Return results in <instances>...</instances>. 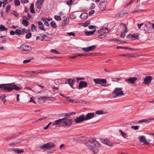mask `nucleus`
I'll return each mask as SVG.
<instances>
[{"mask_svg": "<svg viewBox=\"0 0 154 154\" xmlns=\"http://www.w3.org/2000/svg\"><path fill=\"white\" fill-rule=\"evenodd\" d=\"M0 88L5 92H10L13 90L18 91L21 89L22 88L18 87L13 83H8L0 84Z\"/></svg>", "mask_w": 154, "mask_h": 154, "instance_id": "f257e3e1", "label": "nucleus"}, {"mask_svg": "<svg viewBox=\"0 0 154 154\" xmlns=\"http://www.w3.org/2000/svg\"><path fill=\"white\" fill-rule=\"evenodd\" d=\"M124 91L122 90V88H116L112 92V95L113 97L116 98L124 96Z\"/></svg>", "mask_w": 154, "mask_h": 154, "instance_id": "f03ea898", "label": "nucleus"}, {"mask_svg": "<svg viewBox=\"0 0 154 154\" xmlns=\"http://www.w3.org/2000/svg\"><path fill=\"white\" fill-rule=\"evenodd\" d=\"M55 145L53 143L48 142L46 144H44L43 145H40L39 148L43 149H45L46 150L50 149L51 148L54 147Z\"/></svg>", "mask_w": 154, "mask_h": 154, "instance_id": "7ed1b4c3", "label": "nucleus"}, {"mask_svg": "<svg viewBox=\"0 0 154 154\" xmlns=\"http://www.w3.org/2000/svg\"><path fill=\"white\" fill-rule=\"evenodd\" d=\"M93 81L96 84H99L102 86L106 87L107 86L106 85V81L105 79L97 78L94 79Z\"/></svg>", "mask_w": 154, "mask_h": 154, "instance_id": "20e7f679", "label": "nucleus"}, {"mask_svg": "<svg viewBox=\"0 0 154 154\" xmlns=\"http://www.w3.org/2000/svg\"><path fill=\"white\" fill-rule=\"evenodd\" d=\"M62 121V127H65L70 126L72 124V120L71 119H66V118H63Z\"/></svg>", "mask_w": 154, "mask_h": 154, "instance_id": "39448f33", "label": "nucleus"}, {"mask_svg": "<svg viewBox=\"0 0 154 154\" xmlns=\"http://www.w3.org/2000/svg\"><path fill=\"white\" fill-rule=\"evenodd\" d=\"M137 78L135 77H131L125 80V82L128 84H134L137 80Z\"/></svg>", "mask_w": 154, "mask_h": 154, "instance_id": "423d86ee", "label": "nucleus"}, {"mask_svg": "<svg viewBox=\"0 0 154 154\" xmlns=\"http://www.w3.org/2000/svg\"><path fill=\"white\" fill-rule=\"evenodd\" d=\"M18 48H21L22 50L25 51H30L32 50V48L30 46L23 44L21 45L20 47Z\"/></svg>", "mask_w": 154, "mask_h": 154, "instance_id": "0eeeda50", "label": "nucleus"}, {"mask_svg": "<svg viewBox=\"0 0 154 154\" xmlns=\"http://www.w3.org/2000/svg\"><path fill=\"white\" fill-rule=\"evenodd\" d=\"M85 120V116L84 115L80 116L74 119V121L76 123L82 122Z\"/></svg>", "mask_w": 154, "mask_h": 154, "instance_id": "6e6552de", "label": "nucleus"}, {"mask_svg": "<svg viewBox=\"0 0 154 154\" xmlns=\"http://www.w3.org/2000/svg\"><path fill=\"white\" fill-rule=\"evenodd\" d=\"M63 119H60L55 121L52 124L53 125H58L62 127V121Z\"/></svg>", "mask_w": 154, "mask_h": 154, "instance_id": "1a4fd4ad", "label": "nucleus"}, {"mask_svg": "<svg viewBox=\"0 0 154 154\" xmlns=\"http://www.w3.org/2000/svg\"><path fill=\"white\" fill-rule=\"evenodd\" d=\"M87 86V83L86 81H81L79 83L78 88L79 89H82L83 88H86Z\"/></svg>", "mask_w": 154, "mask_h": 154, "instance_id": "9d476101", "label": "nucleus"}, {"mask_svg": "<svg viewBox=\"0 0 154 154\" xmlns=\"http://www.w3.org/2000/svg\"><path fill=\"white\" fill-rule=\"evenodd\" d=\"M95 45H92L86 48H83L82 50L85 52H87L93 51L95 48Z\"/></svg>", "mask_w": 154, "mask_h": 154, "instance_id": "9b49d317", "label": "nucleus"}, {"mask_svg": "<svg viewBox=\"0 0 154 154\" xmlns=\"http://www.w3.org/2000/svg\"><path fill=\"white\" fill-rule=\"evenodd\" d=\"M152 79V77L150 76H149L146 77L144 79L143 83L146 85H149L151 82Z\"/></svg>", "mask_w": 154, "mask_h": 154, "instance_id": "f8f14e48", "label": "nucleus"}, {"mask_svg": "<svg viewBox=\"0 0 154 154\" xmlns=\"http://www.w3.org/2000/svg\"><path fill=\"white\" fill-rule=\"evenodd\" d=\"M109 30L107 27H103L102 29L98 31V33L101 35L107 33Z\"/></svg>", "mask_w": 154, "mask_h": 154, "instance_id": "ddd939ff", "label": "nucleus"}, {"mask_svg": "<svg viewBox=\"0 0 154 154\" xmlns=\"http://www.w3.org/2000/svg\"><path fill=\"white\" fill-rule=\"evenodd\" d=\"M101 141L102 143L109 146H111L113 145V143L107 139H101Z\"/></svg>", "mask_w": 154, "mask_h": 154, "instance_id": "4468645a", "label": "nucleus"}, {"mask_svg": "<svg viewBox=\"0 0 154 154\" xmlns=\"http://www.w3.org/2000/svg\"><path fill=\"white\" fill-rule=\"evenodd\" d=\"M53 39L52 38H50L47 37V35L46 34H44L43 35L40 39V40L42 41H50Z\"/></svg>", "mask_w": 154, "mask_h": 154, "instance_id": "2eb2a0df", "label": "nucleus"}, {"mask_svg": "<svg viewBox=\"0 0 154 154\" xmlns=\"http://www.w3.org/2000/svg\"><path fill=\"white\" fill-rule=\"evenodd\" d=\"M75 81V79H67L66 80V83L69 84L72 88H73V84Z\"/></svg>", "mask_w": 154, "mask_h": 154, "instance_id": "dca6fc26", "label": "nucleus"}, {"mask_svg": "<svg viewBox=\"0 0 154 154\" xmlns=\"http://www.w3.org/2000/svg\"><path fill=\"white\" fill-rule=\"evenodd\" d=\"M94 116V113H89L85 116V120H87L92 118Z\"/></svg>", "mask_w": 154, "mask_h": 154, "instance_id": "f3484780", "label": "nucleus"}, {"mask_svg": "<svg viewBox=\"0 0 154 154\" xmlns=\"http://www.w3.org/2000/svg\"><path fill=\"white\" fill-rule=\"evenodd\" d=\"M47 100L46 97H40L38 99V102L39 104H41L45 103L46 101Z\"/></svg>", "mask_w": 154, "mask_h": 154, "instance_id": "a211bd4d", "label": "nucleus"}, {"mask_svg": "<svg viewBox=\"0 0 154 154\" xmlns=\"http://www.w3.org/2000/svg\"><path fill=\"white\" fill-rule=\"evenodd\" d=\"M38 27L41 30L45 31L46 30L44 29V26L43 23L40 21H39L38 23Z\"/></svg>", "mask_w": 154, "mask_h": 154, "instance_id": "6ab92c4d", "label": "nucleus"}, {"mask_svg": "<svg viewBox=\"0 0 154 154\" xmlns=\"http://www.w3.org/2000/svg\"><path fill=\"white\" fill-rule=\"evenodd\" d=\"M37 73L47 74L48 73L51 72V71L48 70H38L37 71Z\"/></svg>", "mask_w": 154, "mask_h": 154, "instance_id": "aec40b11", "label": "nucleus"}, {"mask_svg": "<svg viewBox=\"0 0 154 154\" xmlns=\"http://www.w3.org/2000/svg\"><path fill=\"white\" fill-rule=\"evenodd\" d=\"M140 140L141 141L143 142L145 144H148L149 143L147 141L146 139L144 136H142L140 137Z\"/></svg>", "mask_w": 154, "mask_h": 154, "instance_id": "412c9836", "label": "nucleus"}, {"mask_svg": "<svg viewBox=\"0 0 154 154\" xmlns=\"http://www.w3.org/2000/svg\"><path fill=\"white\" fill-rule=\"evenodd\" d=\"M41 5L39 4V3H36V11L37 12L39 13L40 12L41 9Z\"/></svg>", "mask_w": 154, "mask_h": 154, "instance_id": "4be33fe9", "label": "nucleus"}, {"mask_svg": "<svg viewBox=\"0 0 154 154\" xmlns=\"http://www.w3.org/2000/svg\"><path fill=\"white\" fill-rule=\"evenodd\" d=\"M126 14V12L125 11H122L120 12L119 13L117 14L116 16L117 17H122L125 16Z\"/></svg>", "mask_w": 154, "mask_h": 154, "instance_id": "5701e85b", "label": "nucleus"}, {"mask_svg": "<svg viewBox=\"0 0 154 154\" xmlns=\"http://www.w3.org/2000/svg\"><path fill=\"white\" fill-rule=\"evenodd\" d=\"M80 18L82 19H85L88 18V14L86 13H83L81 14Z\"/></svg>", "mask_w": 154, "mask_h": 154, "instance_id": "b1692460", "label": "nucleus"}, {"mask_svg": "<svg viewBox=\"0 0 154 154\" xmlns=\"http://www.w3.org/2000/svg\"><path fill=\"white\" fill-rule=\"evenodd\" d=\"M5 36H0V43L3 44L5 43L6 39L5 38H3Z\"/></svg>", "mask_w": 154, "mask_h": 154, "instance_id": "393cba45", "label": "nucleus"}, {"mask_svg": "<svg viewBox=\"0 0 154 154\" xmlns=\"http://www.w3.org/2000/svg\"><path fill=\"white\" fill-rule=\"evenodd\" d=\"M86 146L88 147L89 149H91L92 151L94 152V150H93L94 146H93L92 145H91L88 144V143H86Z\"/></svg>", "mask_w": 154, "mask_h": 154, "instance_id": "a878e982", "label": "nucleus"}, {"mask_svg": "<svg viewBox=\"0 0 154 154\" xmlns=\"http://www.w3.org/2000/svg\"><path fill=\"white\" fill-rule=\"evenodd\" d=\"M121 27L125 29L124 32L127 33L128 31V29H127L125 25L123 23H122L120 25Z\"/></svg>", "mask_w": 154, "mask_h": 154, "instance_id": "bb28decb", "label": "nucleus"}, {"mask_svg": "<svg viewBox=\"0 0 154 154\" xmlns=\"http://www.w3.org/2000/svg\"><path fill=\"white\" fill-rule=\"evenodd\" d=\"M5 95L4 94H0V98L4 102H5L6 101V100L5 98Z\"/></svg>", "mask_w": 154, "mask_h": 154, "instance_id": "cd10ccee", "label": "nucleus"}, {"mask_svg": "<svg viewBox=\"0 0 154 154\" xmlns=\"http://www.w3.org/2000/svg\"><path fill=\"white\" fill-rule=\"evenodd\" d=\"M96 30L95 29L93 31H87L85 32V33L86 35L88 36H90V35H93L94 34V32Z\"/></svg>", "mask_w": 154, "mask_h": 154, "instance_id": "c85d7f7f", "label": "nucleus"}, {"mask_svg": "<svg viewBox=\"0 0 154 154\" xmlns=\"http://www.w3.org/2000/svg\"><path fill=\"white\" fill-rule=\"evenodd\" d=\"M16 34V35H22L24 33L23 31L18 29H17L15 30Z\"/></svg>", "mask_w": 154, "mask_h": 154, "instance_id": "c756f323", "label": "nucleus"}, {"mask_svg": "<svg viewBox=\"0 0 154 154\" xmlns=\"http://www.w3.org/2000/svg\"><path fill=\"white\" fill-rule=\"evenodd\" d=\"M119 131L121 135H122L124 138H126V134L123 132V131L121 130H119Z\"/></svg>", "mask_w": 154, "mask_h": 154, "instance_id": "7c9ffc66", "label": "nucleus"}, {"mask_svg": "<svg viewBox=\"0 0 154 154\" xmlns=\"http://www.w3.org/2000/svg\"><path fill=\"white\" fill-rule=\"evenodd\" d=\"M90 20H88L87 21H86L85 23L82 24V26L85 27H86L87 26H88V25L90 24Z\"/></svg>", "mask_w": 154, "mask_h": 154, "instance_id": "2f4dec72", "label": "nucleus"}, {"mask_svg": "<svg viewBox=\"0 0 154 154\" xmlns=\"http://www.w3.org/2000/svg\"><path fill=\"white\" fill-rule=\"evenodd\" d=\"M22 23L23 25L25 26H27L28 25V22L25 20H23L22 21Z\"/></svg>", "mask_w": 154, "mask_h": 154, "instance_id": "473e14b6", "label": "nucleus"}, {"mask_svg": "<svg viewBox=\"0 0 154 154\" xmlns=\"http://www.w3.org/2000/svg\"><path fill=\"white\" fill-rule=\"evenodd\" d=\"M34 4L32 3L31 4L30 6V11L32 13H34L35 12L34 9Z\"/></svg>", "mask_w": 154, "mask_h": 154, "instance_id": "72a5a7b5", "label": "nucleus"}, {"mask_svg": "<svg viewBox=\"0 0 154 154\" xmlns=\"http://www.w3.org/2000/svg\"><path fill=\"white\" fill-rule=\"evenodd\" d=\"M75 0H70L69 1H67L66 3L69 6L71 5L73 2L75 1Z\"/></svg>", "mask_w": 154, "mask_h": 154, "instance_id": "f704fd0d", "label": "nucleus"}, {"mask_svg": "<svg viewBox=\"0 0 154 154\" xmlns=\"http://www.w3.org/2000/svg\"><path fill=\"white\" fill-rule=\"evenodd\" d=\"M106 113V112L101 110L97 111L96 112L95 114L101 115Z\"/></svg>", "mask_w": 154, "mask_h": 154, "instance_id": "c9c22d12", "label": "nucleus"}, {"mask_svg": "<svg viewBox=\"0 0 154 154\" xmlns=\"http://www.w3.org/2000/svg\"><path fill=\"white\" fill-rule=\"evenodd\" d=\"M100 6L102 8H105L106 7V3L104 2H100Z\"/></svg>", "mask_w": 154, "mask_h": 154, "instance_id": "e433bc0d", "label": "nucleus"}, {"mask_svg": "<svg viewBox=\"0 0 154 154\" xmlns=\"http://www.w3.org/2000/svg\"><path fill=\"white\" fill-rule=\"evenodd\" d=\"M46 98L47 99V100H48L50 101H54L56 100V98L54 97H46Z\"/></svg>", "mask_w": 154, "mask_h": 154, "instance_id": "4c0bfd02", "label": "nucleus"}, {"mask_svg": "<svg viewBox=\"0 0 154 154\" xmlns=\"http://www.w3.org/2000/svg\"><path fill=\"white\" fill-rule=\"evenodd\" d=\"M31 30L33 32H35L36 31V27L33 24H32Z\"/></svg>", "mask_w": 154, "mask_h": 154, "instance_id": "58836bf2", "label": "nucleus"}, {"mask_svg": "<svg viewBox=\"0 0 154 154\" xmlns=\"http://www.w3.org/2000/svg\"><path fill=\"white\" fill-rule=\"evenodd\" d=\"M121 56H123L125 57H134V56L132 54H123L121 55Z\"/></svg>", "mask_w": 154, "mask_h": 154, "instance_id": "ea45409f", "label": "nucleus"}, {"mask_svg": "<svg viewBox=\"0 0 154 154\" xmlns=\"http://www.w3.org/2000/svg\"><path fill=\"white\" fill-rule=\"evenodd\" d=\"M50 25L53 28H56L57 26V25L54 22L52 21L50 23Z\"/></svg>", "mask_w": 154, "mask_h": 154, "instance_id": "a19ab883", "label": "nucleus"}, {"mask_svg": "<svg viewBox=\"0 0 154 154\" xmlns=\"http://www.w3.org/2000/svg\"><path fill=\"white\" fill-rule=\"evenodd\" d=\"M7 29H6L4 26L2 25H1L0 26V30L3 31L4 30H7Z\"/></svg>", "mask_w": 154, "mask_h": 154, "instance_id": "79ce46f5", "label": "nucleus"}, {"mask_svg": "<svg viewBox=\"0 0 154 154\" xmlns=\"http://www.w3.org/2000/svg\"><path fill=\"white\" fill-rule=\"evenodd\" d=\"M14 4L15 6H18L20 5V2L19 0H15Z\"/></svg>", "mask_w": 154, "mask_h": 154, "instance_id": "37998d69", "label": "nucleus"}, {"mask_svg": "<svg viewBox=\"0 0 154 154\" xmlns=\"http://www.w3.org/2000/svg\"><path fill=\"white\" fill-rule=\"evenodd\" d=\"M22 141H20L17 142H12L9 144L10 146H13L17 145L18 143H20Z\"/></svg>", "mask_w": 154, "mask_h": 154, "instance_id": "c03bdc74", "label": "nucleus"}, {"mask_svg": "<svg viewBox=\"0 0 154 154\" xmlns=\"http://www.w3.org/2000/svg\"><path fill=\"white\" fill-rule=\"evenodd\" d=\"M69 19L68 18H66L64 20V22L62 23V24L63 25H64L66 24H68V20Z\"/></svg>", "mask_w": 154, "mask_h": 154, "instance_id": "a18cd8bd", "label": "nucleus"}, {"mask_svg": "<svg viewBox=\"0 0 154 154\" xmlns=\"http://www.w3.org/2000/svg\"><path fill=\"white\" fill-rule=\"evenodd\" d=\"M94 144L98 147H100V144L97 140L95 141Z\"/></svg>", "mask_w": 154, "mask_h": 154, "instance_id": "49530a36", "label": "nucleus"}, {"mask_svg": "<svg viewBox=\"0 0 154 154\" xmlns=\"http://www.w3.org/2000/svg\"><path fill=\"white\" fill-rule=\"evenodd\" d=\"M68 101L70 103H78V102H77L73 99H71L69 100H68ZM80 101H81V100H80V101H79V103H80L81 102Z\"/></svg>", "mask_w": 154, "mask_h": 154, "instance_id": "de8ad7c7", "label": "nucleus"}, {"mask_svg": "<svg viewBox=\"0 0 154 154\" xmlns=\"http://www.w3.org/2000/svg\"><path fill=\"white\" fill-rule=\"evenodd\" d=\"M96 140H95L92 138H90L89 140V142L92 143H93V144H94V143Z\"/></svg>", "mask_w": 154, "mask_h": 154, "instance_id": "09e8293b", "label": "nucleus"}, {"mask_svg": "<svg viewBox=\"0 0 154 154\" xmlns=\"http://www.w3.org/2000/svg\"><path fill=\"white\" fill-rule=\"evenodd\" d=\"M54 18L57 21H60L61 20V18L60 16H55Z\"/></svg>", "mask_w": 154, "mask_h": 154, "instance_id": "8fccbe9b", "label": "nucleus"}, {"mask_svg": "<svg viewBox=\"0 0 154 154\" xmlns=\"http://www.w3.org/2000/svg\"><path fill=\"white\" fill-rule=\"evenodd\" d=\"M134 130H138L139 129V126H132L131 127Z\"/></svg>", "mask_w": 154, "mask_h": 154, "instance_id": "3c124183", "label": "nucleus"}, {"mask_svg": "<svg viewBox=\"0 0 154 154\" xmlns=\"http://www.w3.org/2000/svg\"><path fill=\"white\" fill-rule=\"evenodd\" d=\"M128 37H131V38H136L138 37V35H135L134 34L133 35H129L128 36Z\"/></svg>", "mask_w": 154, "mask_h": 154, "instance_id": "603ef678", "label": "nucleus"}, {"mask_svg": "<svg viewBox=\"0 0 154 154\" xmlns=\"http://www.w3.org/2000/svg\"><path fill=\"white\" fill-rule=\"evenodd\" d=\"M15 151L17 152V153H20L23 152L24 151L23 149L20 150L19 149H16L15 150Z\"/></svg>", "mask_w": 154, "mask_h": 154, "instance_id": "864d4df0", "label": "nucleus"}, {"mask_svg": "<svg viewBox=\"0 0 154 154\" xmlns=\"http://www.w3.org/2000/svg\"><path fill=\"white\" fill-rule=\"evenodd\" d=\"M78 56H77V53L74 54L72 56H70L69 57L70 59H75V58Z\"/></svg>", "mask_w": 154, "mask_h": 154, "instance_id": "5fc2aeb1", "label": "nucleus"}, {"mask_svg": "<svg viewBox=\"0 0 154 154\" xmlns=\"http://www.w3.org/2000/svg\"><path fill=\"white\" fill-rule=\"evenodd\" d=\"M11 7L10 5H8L7 7L6 8V11L7 13H8L9 11L10 10Z\"/></svg>", "mask_w": 154, "mask_h": 154, "instance_id": "6e6d98bb", "label": "nucleus"}, {"mask_svg": "<svg viewBox=\"0 0 154 154\" xmlns=\"http://www.w3.org/2000/svg\"><path fill=\"white\" fill-rule=\"evenodd\" d=\"M58 115L63 116H69V114H68V113H61L58 114Z\"/></svg>", "mask_w": 154, "mask_h": 154, "instance_id": "4d7b16f0", "label": "nucleus"}, {"mask_svg": "<svg viewBox=\"0 0 154 154\" xmlns=\"http://www.w3.org/2000/svg\"><path fill=\"white\" fill-rule=\"evenodd\" d=\"M31 35V33L30 32L28 33L26 35V38L27 39L29 38Z\"/></svg>", "mask_w": 154, "mask_h": 154, "instance_id": "13d9d810", "label": "nucleus"}, {"mask_svg": "<svg viewBox=\"0 0 154 154\" xmlns=\"http://www.w3.org/2000/svg\"><path fill=\"white\" fill-rule=\"evenodd\" d=\"M4 139L5 140H10L12 139L11 137V136H8V137H5L4 138Z\"/></svg>", "mask_w": 154, "mask_h": 154, "instance_id": "bf43d9fd", "label": "nucleus"}, {"mask_svg": "<svg viewBox=\"0 0 154 154\" xmlns=\"http://www.w3.org/2000/svg\"><path fill=\"white\" fill-rule=\"evenodd\" d=\"M73 139V140L74 141H78V142H79V141H81V139L80 138V137H77V138H74Z\"/></svg>", "mask_w": 154, "mask_h": 154, "instance_id": "052dcab7", "label": "nucleus"}, {"mask_svg": "<svg viewBox=\"0 0 154 154\" xmlns=\"http://www.w3.org/2000/svg\"><path fill=\"white\" fill-rule=\"evenodd\" d=\"M19 134H15L14 135H13L12 136H11L12 137V139H15L17 137H18L19 136Z\"/></svg>", "mask_w": 154, "mask_h": 154, "instance_id": "680f3d73", "label": "nucleus"}, {"mask_svg": "<svg viewBox=\"0 0 154 154\" xmlns=\"http://www.w3.org/2000/svg\"><path fill=\"white\" fill-rule=\"evenodd\" d=\"M12 13L16 17H17L19 15L18 13L15 11H13Z\"/></svg>", "mask_w": 154, "mask_h": 154, "instance_id": "e2e57ef3", "label": "nucleus"}, {"mask_svg": "<svg viewBox=\"0 0 154 154\" xmlns=\"http://www.w3.org/2000/svg\"><path fill=\"white\" fill-rule=\"evenodd\" d=\"M38 86L39 87V90L38 91V92H40L41 91H42V90L44 88L43 86H41V85H38Z\"/></svg>", "mask_w": 154, "mask_h": 154, "instance_id": "0e129e2a", "label": "nucleus"}, {"mask_svg": "<svg viewBox=\"0 0 154 154\" xmlns=\"http://www.w3.org/2000/svg\"><path fill=\"white\" fill-rule=\"evenodd\" d=\"M70 17L72 19H75L76 18V16L72 13L71 14H70Z\"/></svg>", "mask_w": 154, "mask_h": 154, "instance_id": "69168bd1", "label": "nucleus"}, {"mask_svg": "<svg viewBox=\"0 0 154 154\" xmlns=\"http://www.w3.org/2000/svg\"><path fill=\"white\" fill-rule=\"evenodd\" d=\"M81 139V141H85L86 140V137H80Z\"/></svg>", "mask_w": 154, "mask_h": 154, "instance_id": "338daca9", "label": "nucleus"}, {"mask_svg": "<svg viewBox=\"0 0 154 154\" xmlns=\"http://www.w3.org/2000/svg\"><path fill=\"white\" fill-rule=\"evenodd\" d=\"M31 60V59H27L23 61V63H26L29 62Z\"/></svg>", "mask_w": 154, "mask_h": 154, "instance_id": "774afa93", "label": "nucleus"}]
</instances>
